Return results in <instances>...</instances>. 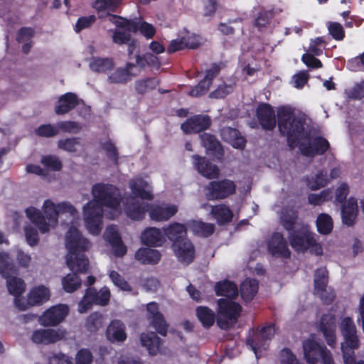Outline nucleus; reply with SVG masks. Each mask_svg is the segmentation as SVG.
I'll use <instances>...</instances> for the list:
<instances>
[{"label":"nucleus","instance_id":"f257e3e1","mask_svg":"<svg viewBox=\"0 0 364 364\" xmlns=\"http://www.w3.org/2000/svg\"><path fill=\"white\" fill-rule=\"evenodd\" d=\"M65 246L68 250L66 263L73 272L63 278L62 285L65 291L72 293L81 286L82 281L76 272L86 273L87 271L89 262L83 252L87 250L91 244L76 228L72 226L65 236Z\"/></svg>","mask_w":364,"mask_h":364},{"label":"nucleus","instance_id":"f03ea898","mask_svg":"<svg viewBox=\"0 0 364 364\" xmlns=\"http://www.w3.org/2000/svg\"><path fill=\"white\" fill-rule=\"evenodd\" d=\"M93 200L83 207L85 226L92 235H98L102 229V206L117 213L121 196L119 189L111 184L97 183L92 187Z\"/></svg>","mask_w":364,"mask_h":364},{"label":"nucleus","instance_id":"7ed1b4c3","mask_svg":"<svg viewBox=\"0 0 364 364\" xmlns=\"http://www.w3.org/2000/svg\"><path fill=\"white\" fill-rule=\"evenodd\" d=\"M215 292L218 296L227 297L218 299L217 314L218 326L226 330L235 326L242 311V307L238 303L230 299L237 296V287L231 282L224 281L215 285Z\"/></svg>","mask_w":364,"mask_h":364},{"label":"nucleus","instance_id":"20e7f679","mask_svg":"<svg viewBox=\"0 0 364 364\" xmlns=\"http://www.w3.org/2000/svg\"><path fill=\"white\" fill-rule=\"evenodd\" d=\"M277 117L279 132L287 136L288 145L293 150L307 136L308 130L304 127L306 117L301 113H296L290 107H279Z\"/></svg>","mask_w":364,"mask_h":364},{"label":"nucleus","instance_id":"39448f33","mask_svg":"<svg viewBox=\"0 0 364 364\" xmlns=\"http://www.w3.org/2000/svg\"><path fill=\"white\" fill-rule=\"evenodd\" d=\"M43 212L34 207H29L26 210L27 217L43 233L49 231L50 228L55 227L58 223V207L50 200L44 201L43 205Z\"/></svg>","mask_w":364,"mask_h":364},{"label":"nucleus","instance_id":"423d86ee","mask_svg":"<svg viewBox=\"0 0 364 364\" xmlns=\"http://www.w3.org/2000/svg\"><path fill=\"white\" fill-rule=\"evenodd\" d=\"M7 271L16 273L17 268L9 255L1 252V274L6 279V285L9 293L17 297L24 292L26 284L22 279L9 275ZM15 303L21 310H25L27 308L26 305H21L20 300L17 298L15 299Z\"/></svg>","mask_w":364,"mask_h":364},{"label":"nucleus","instance_id":"0eeeda50","mask_svg":"<svg viewBox=\"0 0 364 364\" xmlns=\"http://www.w3.org/2000/svg\"><path fill=\"white\" fill-rule=\"evenodd\" d=\"M340 331L343 338L341 343V353L355 351L360 348V341L354 321L350 317H345L341 324Z\"/></svg>","mask_w":364,"mask_h":364},{"label":"nucleus","instance_id":"6e6552de","mask_svg":"<svg viewBox=\"0 0 364 364\" xmlns=\"http://www.w3.org/2000/svg\"><path fill=\"white\" fill-rule=\"evenodd\" d=\"M110 298L109 289L104 287L99 291L94 288H88L78 304V311L80 314L85 313L89 310L93 304L105 306L109 303Z\"/></svg>","mask_w":364,"mask_h":364},{"label":"nucleus","instance_id":"1a4fd4ad","mask_svg":"<svg viewBox=\"0 0 364 364\" xmlns=\"http://www.w3.org/2000/svg\"><path fill=\"white\" fill-rule=\"evenodd\" d=\"M205 195L208 200H215L228 198L235 191L233 181L224 179L210 182L205 188Z\"/></svg>","mask_w":364,"mask_h":364},{"label":"nucleus","instance_id":"9d476101","mask_svg":"<svg viewBox=\"0 0 364 364\" xmlns=\"http://www.w3.org/2000/svg\"><path fill=\"white\" fill-rule=\"evenodd\" d=\"M314 233L307 225H301L298 229L290 232L288 236L291 246L298 252H305L314 244Z\"/></svg>","mask_w":364,"mask_h":364},{"label":"nucleus","instance_id":"9b49d317","mask_svg":"<svg viewBox=\"0 0 364 364\" xmlns=\"http://www.w3.org/2000/svg\"><path fill=\"white\" fill-rule=\"evenodd\" d=\"M66 335L67 331L61 328H38L32 332L31 340L37 345L48 346L62 341Z\"/></svg>","mask_w":364,"mask_h":364},{"label":"nucleus","instance_id":"f8f14e48","mask_svg":"<svg viewBox=\"0 0 364 364\" xmlns=\"http://www.w3.org/2000/svg\"><path fill=\"white\" fill-rule=\"evenodd\" d=\"M298 147L304 156L312 157L316 154H323L329 148V143L321 136L311 138L308 131L307 136L299 142Z\"/></svg>","mask_w":364,"mask_h":364},{"label":"nucleus","instance_id":"ddd939ff","mask_svg":"<svg viewBox=\"0 0 364 364\" xmlns=\"http://www.w3.org/2000/svg\"><path fill=\"white\" fill-rule=\"evenodd\" d=\"M69 313V308L65 304L55 305L47 309L39 317V323L45 327L56 326L64 321Z\"/></svg>","mask_w":364,"mask_h":364},{"label":"nucleus","instance_id":"4468645a","mask_svg":"<svg viewBox=\"0 0 364 364\" xmlns=\"http://www.w3.org/2000/svg\"><path fill=\"white\" fill-rule=\"evenodd\" d=\"M268 252L275 257L289 258L291 255L287 242L283 234L275 232L267 241Z\"/></svg>","mask_w":364,"mask_h":364},{"label":"nucleus","instance_id":"2eb2a0df","mask_svg":"<svg viewBox=\"0 0 364 364\" xmlns=\"http://www.w3.org/2000/svg\"><path fill=\"white\" fill-rule=\"evenodd\" d=\"M274 324H271L263 327L260 331L256 335V341L251 338H247V344L250 346L255 352L256 357H258V351L259 350H265L267 348L266 341L272 339L275 334Z\"/></svg>","mask_w":364,"mask_h":364},{"label":"nucleus","instance_id":"dca6fc26","mask_svg":"<svg viewBox=\"0 0 364 364\" xmlns=\"http://www.w3.org/2000/svg\"><path fill=\"white\" fill-rule=\"evenodd\" d=\"M211 123L210 117L207 115H196L186 120L181 126L186 134L198 133L208 129Z\"/></svg>","mask_w":364,"mask_h":364},{"label":"nucleus","instance_id":"f3484780","mask_svg":"<svg viewBox=\"0 0 364 364\" xmlns=\"http://www.w3.org/2000/svg\"><path fill=\"white\" fill-rule=\"evenodd\" d=\"M192 158L194 160L195 168L203 176L209 179L216 178L219 176L220 171L215 164L210 162L205 157H200L198 155H193Z\"/></svg>","mask_w":364,"mask_h":364},{"label":"nucleus","instance_id":"a211bd4d","mask_svg":"<svg viewBox=\"0 0 364 364\" xmlns=\"http://www.w3.org/2000/svg\"><path fill=\"white\" fill-rule=\"evenodd\" d=\"M84 103L82 100L78 98L77 95L68 92L61 95L55 105V112L58 115L68 113L80 103Z\"/></svg>","mask_w":364,"mask_h":364},{"label":"nucleus","instance_id":"6ab92c4d","mask_svg":"<svg viewBox=\"0 0 364 364\" xmlns=\"http://www.w3.org/2000/svg\"><path fill=\"white\" fill-rule=\"evenodd\" d=\"M173 248L176 256L181 263L187 265L193 262L195 249L193 244L188 239L173 244Z\"/></svg>","mask_w":364,"mask_h":364},{"label":"nucleus","instance_id":"aec40b11","mask_svg":"<svg viewBox=\"0 0 364 364\" xmlns=\"http://www.w3.org/2000/svg\"><path fill=\"white\" fill-rule=\"evenodd\" d=\"M148 210L151 220L166 221L178 212V207L175 205H152Z\"/></svg>","mask_w":364,"mask_h":364},{"label":"nucleus","instance_id":"412c9836","mask_svg":"<svg viewBox=\"0 0 364 364\" xmlns=\"http://www.w3.org/2000/svg\"><path fill=\"white\" fill-rule=\"evenodd\" d=\"M104 238L114 248V255L117 257H122L127 252V248L123 245L118 230L115 225H109L107 227L104 233Z\"/></svg>","mask_w":364,"mask_h":364},{"label":"nucleus","instance_id":"4be33fe9","mask_svg":"<svg viewBox=\"0 0 364 364\" xmlns=\"http://www.w3.org/2000/svg\"><path fill=\"white\" fill-rule=\"evenodd\" d=\"M149 205L145 202H141L134 197L127 199L125 212L128 217L133 220H140L144 218L145 213L148 211Z\"/></svg>","mask_w":364,"mask_h":364},{"label":"nucleus","instance_id":"5701e85b","mask_svg":"<svg viewBox=\"0 0 364 364\" xmlns=\"http://www.w3.org/2000/svg\"><path fill=\"white\" fill-rule=\"evenodd\" d=\"M298 213L293 208H285L281 210L279 223L288 232H292L302 225L298 222Z\"/></svg>","mask_w":364,"mask_h":364},{"label":"nucleus","instance_id":"b1692460","mask_svg":"<svg viewBox=\"0 0 364 364\" xmlns=\"http://www.w3.org/2000/svg\"><path fill=\"white\" fill-rule=\"evenodd\" d=\"M257 117L264 129H273L276 125V118L274 110L268 104H262L257 110Z\"/></svg>","mask_w":364,"mask_h":364},{"label":"nucleus","instance_id":"393cba45","mask_svg":"<svg viewBox=\"0 0 364 364\" xmlns=\"http://www.w3.org/2000/svg\"><path fill=\"white\" fill-rule=\"evenodd\" d=\"M358 215V203L354 198H350L341 208V218L343 224L348 227L354 225Z\"/></svg>","mask_w":364,"mask_h":364},{"label":"nucleus","instance_id":"a878e982","mask_svg":"<svg viewBox=\"0 0 364 364\" xmlns=\"http://www.w3.org/2000/svg\"><path fill=\"white\" fill-rule=\"evenodd\" d=\"M326 346L319 345L312 340H306L303 343L304 358L308 364H316Z\"/></svg>","mask_w":364,"mask_h":364},{"label":"nucleus","instance_id":"bb28decb","mask_svg":"<svg viewBox=\"0 0 364 364\" xmlns=\"http://www.w3.org/2000/svg\"><path fill=\"white\" fill-rule=\"evenodd\" d=\"M222 139L236 149H243L246 140L236 129L225 127L220 129Z\"/></svg>","mask_w":364,"mask_h":364},{"label":"nucleus","instance_id":"cd10ccee","mask_svg":"<svg viewBox=\"0 0 364 364\" xmlns=\"http://www.w3.org/2000/svg\"><path fill=\"white\" fill-rule=\"evenodd\" d=\"M129 188L135 196L147 200H151L153 198L151 186L141 178L131 180L129 181Z\"/></svg>","mask_w":364,"mask_h":364},{"label":"nucleus","instance_id":"c85d7f7f","mask_svg":"<svg viewBox=\"0 0 364 364\" xmlns=\"http://www.w3.org/2000/svg\"><path fill=\"white\" fill-rule=\"evenodd\" d=\"M202 208H210V214L219 224H223L230 221L232 218V213L230 209L224 204L210 205L207 203L201 205Z\"/></svg>","mask_w":364,"mask_h":364},{"label":"nucleus","instance_id":"c756f323","mask_svg":"<svg viewBox=\"0 0 364 364\" xmlns=\"http://www.w3.org/2000/svg\"><path fill=\"white\" fill-rule=\"evenodd\" d=\"M164 232L168 240L172 241L173 244L181 242L186 238V228L184 225L174 223L164 229Z\"/></svg>","mask_w":364,"mask_h":364},{"label":"nucleus","instance_id":"7c9ffc66","mask_svg":"<svg viewBox=\"0 0 364 364\" xmlns=\"http://www.w3.org/2000/svg\"><path fill=\"white\" fill-rule=\"evenodd\" d=\"M144 244L149 246H160L164 242L162 232L156 228H148L141 236Z\"/></svg>","mask_w":364,"mask_h":364},{"label":"nucleus","instance_id":"2f4dec72","mask_svg":"<svg viewBox=\"0 0 364 364\" xmlns=\"http://www.w3.org/2000/svg\"><path fill=\"white\" fill-rule=\"evenodd\" d=\"M135 258L141 264H157L161 259V254L156 250L145 247L139 249L135 253Z\"/></svg>","mask_w":364,"mask_h":364},{"label":"nucleus","instance_id":"473e14b6","mask_svg":"<svg viewBox=\"0 0 364 364\" xmlns=\"http://www.w3.org/2000/svg\"><path fill=\"white\" fill-rule=\"evenodd\" d=\"M124 323L119 321H113L107 329V338L112 341H123L126 339Z\"/></svg>","mask_w":364,"mask_h":364},{"label":"nucleus","instance_id":"72a5a7b5","mask_svg":"<svg viewBox=\"0 0 364 364\" xmlns=\"http://www.w3.org/2000/svg\"><path fill=\"white\" fill-rule=\"evenodd\" d=\"M140 341L143 346H145L151 354H156L161 345L160 338L154 333H142L140 336Z\"/></svg>","mask_w":364,"mask_h":364},{"label":"nucleus","instance_id":"f704fd0d","mask_svg":"<svg viewBox=\"0 0 364 364\" xmlns=\"http://www.w3.org/2000/svg\"><path fill=\"white\" fill-rule=\"evenodd\" d=\"M49 299V290L45 287L35 288L28 295L27 305H40Z\"/></svg>","mask_w":364,"mask_h":364},{"label":"nucleus","instance_id":"c9c22d12","mask_svg":"<svg viewBox=\"0 0 364 364\" xmlns=\"http://www.w3.org/2000/svg\"><path fill=\"white\" fill-rule=\"evenodd\" d=\"M114 67V61L109 58L93 57L90 61V68L95 73H105L111 70Z\"/></svg>","mask_w":364,"mask_h":364},{"label":"nucleus","instance_id":"e433bc0d","mask_svg":"<svg viewBox=\"0 0 364 364\" xmlns=\"http://www.w3.org/2000/svg\"><path fill=\"white\" fill-rule=\"evenodd\" d=\"M135 65L128 63L125 68H118L108 76V81L110 83H126L130 80L131 70Z\"/></svg>","mask_w":364,"mask_h":364},{"label":"nucleus","instance_id":"4c0bfd02","mask_svg":"<svg viewBox=\"0 0 364 364\" xmlns=\"http://www.w3.org/2000/svg\"><path fill=\"white\" fill-rule=\"evenodd\" d=\"M258 290V283L255 279H247L240 285V294L246 302L251 301Z\"/></svg>","mask_w":364,"mask_h":364},{"label":"nucleus","instance_id":"58836bf2","mask_svg":"<svg viewBox=\"0 0 364 364\" xmlns=\"http://www.w3.org/2000/svg\"><path fill=\"white\" fill-rule=\"evenodd\" d=\"M107 20L118 27L127 28L129 32H136L138 31V24L136 21H129L117 15L111 14L110 12L105 13V17Z\"/></svg>","mask_w":364,"mask_h":364},{"label":"nucleus","instance_id":"ea45409f","mask_svg":"<svg viewBox=\"0 0 364 364\" xmlns=\"http://www.w3.org/2000/svg\"><path fill=\"white\" fill-rule=\"evenodd\" d=\"M119 1L120 0H97L94 7L97 11L98 17L103 18L105 17V13L114 11Z\"/></svg>","mask_w":364,"mask_h":364},{"label":"nucleus","instance_id":"a19ab883","mask_svg":"<svg viewBox=\"0 0 364 364\" xmlns=\"http://www.w3.org/2000/svg\"><path fill=\"white\" fill-rule=\"evenodd\" d=\"M196 315L203 326L205 328L212 326L215 320L214 312L206 306H199L196 309Z\"/></svg>","mask_w":364,"mask_h":364},{"label":"nucleus","instance_id":"79ce46f5","mask_svg":"<svg viewBox=\"0 0 364 364\" xmlns=\"http://www.w3.org/2000/svg\"><path fill=\"white\" fill-rule=\"evenodd\" d=\"M58 148L69 153H75L77 151L78 146H81L80 138L70 137L59 139L57 141Z\"/></svg>","mask_w":364,"mask_h":364},{"label":"nucleus","instance_id":"37998d69","mask_svg":"<svg viewBox=\"0 0 364 364\" xmlns=\"http://www.w3.org/2000/svg\"><path fill=\"white\" fill-rule=\"evenodd\" d=\"M316 227L318 231L322 235L329 234L333 227L331 217L326 213H321L316 219Z\"/></svg>","mask_w":364,"mask_h":364},{"label":"nucleus","instance_id":"c03bdc74","mask_svg":"<svg viewBox=\"0 0 364 364\" xmlns=\"http://www.w3.org/2000/svg\"><path fill=\"white\" fill-rule=\"evenodd\" d=\"M328 284V272L326 268L316 269L314 277V293L326 290Z\"/></svg>","mask_w":364,"mask_h":364},{"label":"nucleus","instance_id":"a18cd8bd","mask_svg":"<svg viewBox=\"0 0 364 364\" xmlns=\"http://www.w3.org/2000/svg\"><path fill=\"white\" fill-rule=\"evenodd\" d=\"M159 85V80L156 78H147L136 82V90L139 94H144L149 90L155 89Z\"/></svg>","mask_w":364,"mask_h":364},{"label":"nucleus","instance_id":"49530a36","mask_svg":"<svg viewBox=\"0 0 364 364\" xmlns=\"http://www.w3.org/2000/svg\"><path fill=\"white\" fill-rule=\"evenodd\" d=\"M200 138L202 141L203 146L207 149L213 150L216 152H220L221 150L220 144L215 136L210 134L203 133L200 135Z\"/></svg>","mask_w":364,"mask_h":364},{"label":"nucleus","instance_id":"de8ad7c7","mask_svg":"<svg viewBox=\"0 0 364 364\" xmlns=\"http://www.w3.org/2000/svg\"><path fill=\"white\" fill-rule=\"evenodd\" d=\"M57 125L58 133L61 131L65 133L77 134L82 129V126L75 121H60L57 123Z\"/></svg>","mask_w":364,"mask_h":364},{"label":"nucleus","instance_id":"09e8293b","mask_svg":"<svg viewBox=\"0 0 364 364\" xmlns=\"http://www.w3.org/2000/svg\"><path fill=\"white\" fill-rule=\"evenodd\" d=\"M193 230L203 237H208L213 233L215 226L211 223H205L202 221H193L192 223Z\"/></svg>","mask_w":364,"mask_h":364},{"label":"nucleus","instance_id":"8fccbe9b","mask_svg":"<svg viewBox=\"0 0 364 364\" xmlns=\"http://www.w3.org/2000/svg\"><path fill=\"white\" fill-rule=\"evenodd\" d=\"M136 63L141 68H144L146 64L156 68L160 66L159 58L149 53L144 54L143 56L137 55L136 56Z\"/></svg>","mask_w":364,"mask_h":364},{"label":"nucleus","instance_id":"3c124183","mask_svg":"<svg viewBox=\"0 0 364 364\" xmlns=\"http://www.w3.org/2000/svg\"><path fill=\"white\" fill-rule=\"evenodd\" d=\"M330 182V179L326 171H321L313 180L309 181V186L312 190H317L321 187H324Z\"/></svg>","mask_w":364,"mask_h":364},{"label":"nucleus","instance_id":"603ef678","mask_svg":"<svg viewBox=\"0 0 364 364\" xmlns=\"http://www.w3.org/2000/svg\"><path fill=\"white\" fill-rule=\"evenodd\" d=\"M102 326V315L95 312L91 314L87 318L86 327L90 332H95Z\"/></svg>","mask_w":364,"mask_h":364},{"label":"nucleus","instance_id":"864d4df0","mask_svg":"<svg viewBox=\"0 0 364 364\" xmlns=\"http://www.w3.org/2000/svg\"><path fill=\"white\" fill-rule=\"evenodd\" d=\"M36 134L42 137H53L59 134L57 123L55 124H46L41 125L36 129Z\"/></svg>","mask_w":364,"mask_h":364},{"label":"nucleus","instance_id":"5fc2aeb1","mask_svg":"<svg viewBox=\"0 0 364 364\" xmlns=\"http://www.w3.org/2000/svg\"><path fill=\"white\" fill-rule=\"evenodd\" d=\"M332 198V193L329 190H324L319 194L312 193L309 196L308 200L309 203L314 205H320L327 200Z\"/></svg>","mask_w":364,"mask_h":364},{"label":"nucleus","instance_id":"6e6d98bb","mask_svg":"<svg viewBox=\"0 0 364 364\" xmlns=\"http://www.w3.org/2000/svg\"><path fill=\"white\" fill-rule=\"evenodd\" d=\"M151 325L156 329V331L161 335L165 336L167 333L168 325L161 314L154 316L151 318Z\"/></svg>","mask_w":364,"mask_h":364},{"label":"nucleus","instance_id":"4d7b16f0","mask_svg":"<svg viewBox=\"0 0 364 364\" xmlns=\"http://www.w3.org/2000/svg\"><path fill=\"white\" fill-rule=\"evenodd\" d=\"M110 32L112 33V39L113 43L119 46L129 43L130 40L133 38L131 35L126 31L115 29L110 31Z\"/></svg>","mask_w":364,"mask_h":364},{"label":"nucleus","instance_id":"13d9d810","mask_svg":"<svg viewBox=\"0 0 364 364\" xmlns=\"http://www.w3.org/2000/svg\"><path fill=\"white\" fill-rule=\"evenodd\" d=\"M109 278L113 284L123 291H129L132 290L131 287L127 282L116 271H111Z\"/></svg>","mask_w":364,"mask_h":364},{"label":"nucleus","instance_id":"bf43d9fd","mask_svg":"<svg viewBox=\"0 0 364 364\" xmlns=\"http://www.w3.org/2000/svg\"><path fill=\"white\" fill-rule=\"evenodd\" d=\"M41 163L52 171H60L62 168V163L56 156H43Z\"/></svg>","mask_w":364,"mask_h":364},{"label":"nucleus","instance_id":"052dcab7","mask_svg":"<svg viewBox=\"0 0 364 364\" xmlns=\"http://www.w3.org/2000/svg\"><path fill=\"white\" fill-rule=\"evenodd\" d=\"M210 81L208 82L206 80L203 79L197 85L191 89V90L189 92V95L195 97L202 96L207 93L210 89Z\"/></svg>","mask_w":364,"mask_h":364},{"label":"nucleus","instance_id":"680f3d73","mask_svg":"<svg viewBox=\"0 0 364 364\" xmlns=\"http://www.w3.org/2000/svg\"><path fill=\"white\" fill-rule=\"evenodd\" d=\"M35 31L32 28L23 27L18 30L16 34V41L19 43L32 41Z\"/></svg>","mask_w":364,"mask_h":364},{"label":"nucleus","instance_id":"e2e57ef3","mask_svg":"<svg viewBox=\"0 0 364 364\" xmlns=\"http://www.w3.org/2000/svg\"><path fill=\"white\" fill-rule=\"evenodd\" d=\"M233 90V86L232 85L223 84L218 87V88L210 93L209 97L220 99L223 98Z\"/></svg>","mask_w":364,"mask_h":364},{"label":"nucleus","instance_id":"0e129e2a","mask_svg":"<svg viewBox=\"0 0 364 364\" xmlns=\"http://www.w3.org/2000/svg\"><path fill=\"white\" fill-rule=\"evenodd\" d=\"M186 38L183 36L178 37L176 39L172 40L168 46L167 52L168 53H173L178 50L186 49L187 44H185Z\"/></svg>","mask_w":364,"mask_h":364},{"label":"nucleus","instance_id":"69168bd1","mask_svg":"<svg viewBox=\"0 0 364 364\" xmlns=\"http://www.w3.org/2000/svg\"><path fill=\"white\" fill-rule=\"evenodd\" d=\"M272 17L273 13L272 11H261L255 19V26L261 29L269 23Z\"/></svg>","mask_w":364,"mask_h":364},{"label":"nucleus","instance_id":"338daca9","mask_svg":"<svg viewBox=\"0 0 364 364\" xmlns=\"http://www.w3.org/2000/svg\"><path fill=\"white\" fill-rule=\"evenodd\" d=\"M92 361V355L87 349L80 350L75 356V364H90Z\"/></svg>","mask_w":364,"mask_h":364},{"label":"nucleus","instance_id":"774afa93","mask_svg":"<svg viewBox=\"0 0 364 364\" xmlns=\"http://www.w3.org/2000/svg\"><path fill=\"white\" fill-rule=\"evenodd\" d=\"M348 96L354 100L364 98V82L356 84L354 87L347 91Z\"/></svg>","mask_w":364,"mask_h":364}]
</instances>
